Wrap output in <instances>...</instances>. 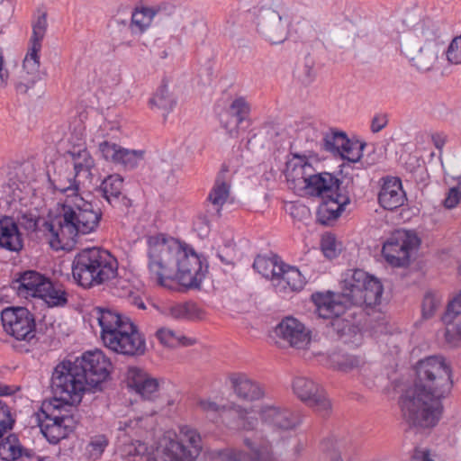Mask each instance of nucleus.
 I'll return each mask as SVG.
<instances>
[{"label": "nucleus", "mask_w": 461, "mask_h": 461, "mask_svg": "<svg viewBox=\"0 0 461 461\" xmlns=\"http://www.w3.org/2000/svg\"><path fill=\"white\" fill-rule=\"evenodd\" d=\"M72 158L73 171L79 177L84 176L89 179L92 176L91 170L95 167V160L85 148L74 147L68 151Z\"/></svg>", "instance_id": "nucleus-35"}, {"label": "nucleus", "mask_w": 461, "mask_h": 461, "mask_svg": "<svg viewBox=\"0 0 461 461\" xmlns=\"http://www.w3.org/2000/svg\"><path fill=\"white\" fill-rule=\"evenodd\" d=\"M413 34L417 45L441 49L445 47L446 33L439 22L423 19L415 26Z\"/></svg>", "instance_id": "nucleus-26"}, {"label": "nucleus", "mask_w": 461, "mask_h": 461, "mask_svg": "<svg viewBox=\"0 0 461 461\" xmlns=\"http://www.w3.org/2000/svg\"><path fill=\"white\" fill-rule=\"evenodd\" d=\"M78 176L71 169L68 162L62 160L54 164L53 173H49V180L54 189L65 194L67 198L72 195H80L78 194L80 180Z\"/></svg>", "instance_id": "nucleus-23"}, {"label": "nucleus", "mask_w": 461, "mask_h": 461, "mask_svg": "<svg viewBox=\"0 0 461 461\" xmlns=\"http://www.w3.org/2000/svg\"><path fill=\"white\" fill-rule=\"evenodd\" d=\"M47 27V14L42 13L32 23V35L30 41L31 47L23 60V69L32 76L25 85L27 88L32 86L38 78L40 68L39 52L41 50V42L45 37Z\"/></svg>", "instance_id": "nucleus-19"}, {"label": "nucleus", "mask_w": 461, "mask_h": 461, "mask_svg": "<svg viewBox=\"0 0 461 461\" xmlns=\"http://www.w3.org/2000/svg\"><path fill=\"white\" fill-rule=\"evenodd\" d=\"M365 147V143L351 141L348 139V143L344 145L339 153V156H341V158L344 159H348V161L357 162L363 155L362 152Z\"/></svg>", "instance_id": "nucleus-45"}, {"label": "nucleus", "mask_w": 461, "mask_h": 461, "mask_svg": "<svg viewBox=\"0 0 461 461\" xmlns=\"http://www.w3.org/2000/svg\"><path fill=\"white\" fill-rule=\"evenodd\" d=\"M210 221L211 220L207 214H200L198 215L194 224L200 231L207 232Z\"/></svg>", "instance_id": "nucleus-56"}, {"label": "nucleus", "mask_w": 461, "mask_h": 461, "mask_svg": "<svg viewBox=\"0 0 461 461\" xmlns=\"http://www.w3.org/2000/svg\"><path fill=\"white\" fill-rule=\"evenodd\" d=\"M446 55L450 63L461 64V35L451 41L446 50Z\"/></svg>", "instance_id": "nucleus-52"}, {"label": "nucleus", "mask_w": 461, "mask_h": 461, "mask_svg": "<svg viewBox=\"0 0 461 461\" xmlns=\"http://www.w3.org/2000/svg\"><path fill=\"white\" fill-rule=\"evenodd\" d=\"M258 414L261 422L276 432H286L296 429L302 423V415L278 403L262 404Z\"/></svg>", "instance_id": "nucleus-14"}, {"label": "nucleus", "mask_w": 461, "mask_h": 461, "mask_svg": "<svg viewBox=\"0 0 461 461\" xmlns=\"http://www.w3.org/2000/svg\"><path fill=\"white\" fill-rule=\"evenodd\" d=\"M11 393L9 386L0 384V395H9Z\"/></svg>", "instance_id": "nucleus-62"}, {"label": "nucleus", "mask_w": 461, "mask_h": 461, "mask_svg": "<svg viewBox=\"0 0 461 461\" xmlns=\"http://www.w3.org/2000/svg\"><path fill=\"white\" fill-rule=\"evenodd\" d=\"M148 425L147 418L127 419L118 422V438L123 440L124 453L132 458V461H158L152 449L140 441L127 443L126 438L141 436Z\"/></svg>", "instance_id": "nucleus-11"}, {"label": "nucleus", "mask_w": 461, "mask_h": 461, "mask_svg": "<svg viewBox=\"0 0 461 461\" xmlns=\"http://www.w3.org/2000/svg\"><path fill=\"white\" fill-rule=\"evenodd\" d=\"M122 147L117 145L114 142H111L108 140H103L98 144V151L101 156L107 161H111L115 163L119 151Z\"/></svg>", "instance_id": "nucleus-50"}, {"label": "nucleus", "mask_w": 461, "mask_h": 461, "mask_svg": "<svg viewBox=\"0 0 461 461\" xmlns=\"http://www.w3.org/2000/svg\"><path fill=\"white\" fill-rule=\"evenodd\" d=\"M156 336L161 344L168 348L188 347L196 343L195 339L186 337L168 328L159 329Z\"/></svg>", "instance_id": "nucleus-39"}, {"label": "nucleus", "mask_w": 461, "mask_h": 461, "mask_svg": "<svg viewBox=\"0 0 461 461\" xmlns=\"http://www.w3.org/2000/svg\"><path fill=\"white\" fill-rule=\"evenodd\" d=\"M415 51H410L408 54L411 65L420 72H428L434 68L440 52L444 49L428 47L426 45H417Z\"/></svg>", "instance_id": "nucleus-33"}, {"label": "nucleus", "mask_w": 461, "mask_h": 461, "mask_svg": "<svg viewBox=\"0 0 461 461\" xmlns=\"http://www.w3.org/2000/svg\"><path fill=\"white\" fill-rule=\"evenodd\" d=\"M91 317L100 326V338L105 348L130 357L144 354L145 338L129 317L115 310L103 307L94 308Z\"/></svg>", "instance_id": "nucleus-7"}, {"label": "nucleus", "mask_w": 461, "mask_h": 461, "mask_svg": "<svg viewBox=\"0 0 461 461\" xmlns=\"http://www.w3.org/2000/svg\"><path fill=\"white\" fill-rule=\"evenodd\" d=\"M244 444L249 451L240 449L222 450L219 453L221 461H275L268 442L258 444L249 438H245Z\"/></svg>", "instance_id": "nucleus-21"}, {"label": "nucleus", "mask_w": 461, "mask_h": 461, "mask_svg": "<svg viewBox=\"0 0 461 461\" xmlns=\"http://www.w3.org/2000/svg\"><path fill=\"white\" fill-rule=\"evenodd\" d=\"M278 275L274 278L273 286L276 293L286 294L301 290L304 284V278L301 272L294 267L283 264L278 268Z\"/></svg>", "instance_id": "nucleus-31"}, {"label": "nucleus", "mask_w": 461, "mask_h": 461, "mask_svg": "<svg viewBox=\"0 0 461 461\" xmlns=\"http://www.w3.org/2000/svg\"><path fill=\"white\" fill-rule=\"evenodd\" d=\"M321 250L328 258H333L337 256L339 250L335 237L332 234H324L321 241Z\"/></svg>", "instance_id": "nucleus-51"}, {"label": "nucleus", "mask_w": 461, "mask_h": 461, "mask_svg": "<svg viewBox=\"0 0 461 461\" xmlns=\"http://www.w3.org/2000/svg\"><path fill=\"white\" fill-rule=\"evenodd\" d=\"M25 461H47L46 457H41L40 456H36L30 451L25 452L24 455Z\"/></svg>", "instance_id": "nucleus-61"}, {"label": "nucleus", "mask_w": 461, "mask_h": 461, "mask_svg": "<svg viewBox=\"0 0 461 461\" xmlns=\"http://www.w3.org/2000/svg\"><path fill=\"white\" fill-rule=\"evenodd\" d=\"M461 200V192L457 187H452L448 190L443 204L447 209L455 208Z\"/></svg>", "instance_id": "nucleus-53"}, {"label": "nucleus", "mask_w": 461, "mask_h": 461, "mask_svg": "<svg viewBox=\"0 0 461 461\" xmlns=\"http://www.w3.org/2000/svg\"><path fill=\"white\" fill-rule=\"evenodd\" d=\"M193 14L188 12H180L175 7V13L169 15L170 19L168 22V30L170 36L167 41V49L162 51L160 57L166 59L175 49L179 48L182 45V36L188 35L191 38L196 39L198 37L199 31H203L204 28L201 25L196 28V24L194 19L191 18Z\"/></svg>", "instance_id": "nucleus-18"}, {"label": "nucleus", "mask_w": 461, "mask_h": 461, "mask_svg": "<svg viewBox=\"0 0 461 461\" xmlns=\"http://www.w3.org/2000/svg\"><path fill=\"white\" fill-rule=\"evenodd\" d=\"M315 77V72L312 65L305 64L303 67V81L305 84H310L312 82L313 78Z\"/></svg>", "instance_id": "nucleus-58"}, {"label": "nucleus", "mask_w": 461, "mask_h": 461, "mask_svg": "<svg viewBox=\"0 0 461 461\" xmlns=\"http://www.w3.org/2000/svg\"><path fill=\"white\" fill-rule=\"evenodd\" d=\"M294 6L289 7L285 0H271L262 5L256 15V29L259 36L270 44L285 42L289 29L295 19Z\"/></svg>", "instance_id": "nucleus-9"}, {"label": "nucleus", "mask_w": 461, "mask_h": 461, "mask_svg": "<svg viewBox=\"0 0 461 461\" xmlns=\"http://www.w3.org/2000/svg\"><path fill=\"white\" fill-rule=\"evenodd\" d=\"M230 196V185L218 177L213 187L209 193L207 201L212 205V209H208L211 217L219 216L222 205L226 203Z\"/></svg>", "instance_id": "nucleus-36"}, {"label": "nucleus", "mask_w": 461, "mask_h": 461, "mask_svg": "<svg viewBox=\"0 0 461 461\" xmlns=\"http://www.w3.org/2000/svg\"><path fill=\"white\" fill-rule=\"evenodd\" d=\"M283 264L277 256H258L254 260L253 268L262 276L270 279L273 284L274 278L278 275V268H281Z\"/></svg>", "instance_id": "nucleus-37"}, {"label": "nucleus", "mask_w": 461, "mask_h": 461, "mask_svg": "<svg viewBox=\"0 0 461 461\" xmlns=\"http://www.w3.org/2000/svg\"><path fill=\"white\" fill-rule=\"evenodd\" d=\"M173 13H175V6L168 5L135 9L131 14V30L132 33H142L150 26L154 18L162 20Z\"/></svg>", "instance_id": "nucleus-27"}, {"label": "nucleus", "mask_w": 461, "mask_h": 461, "mask_svg": "<svg viewBox=\"0 0 461 461\" xmlns=\"http://www.w3.org/2000/svg\"><path fill=\"white\" fill-rule=\"evenodd\" d=\"M74 363L93 388L105 381L113 368L112 362L100 349L85 352Z\"/></svg>", "instance_id": "nucleus-16"}, {"label": "nucleus", "mask_w": 461, "mask_h": 461, "mask_svg": "<svg viewBox=\"0 0 461 461\" xmlns=\"http://www.w3.org/2000/svg\"><path fill=\"white\" fill-rule=\"evenodd\" d=\"M411 461H433L429 456V451H420L413 456Z\"/></svg>", "instance_id": "nucleus-60"}, {"label": "nucleus", "mask_w": 461, "mask_h": 461, "mask_svg": "<svg viewBox=\"0 0 461 461\" xmlns=\"http://www.w3.org/2000/svg\"><path fill=\"white\" fill-rule=\"evenodd\" d=\"M142 159V152L121 148L115 164H122L127 168H134Z\"/></svg>", "instance_id": "nucleus-46"}, {"label": "nucleus", "mask_w": 461, "mask_h": 461, "mask_svg": "<svg viewBox=\"0 0 461 461\" xmlns=\"http://www.w3.org/2000/svg\"><path fill=\"white\" fill-rule=\"evenodd\" d=\"M89 384L74 362L59 364L51 376L54 398L43 402L38 413L41 433L51 444H57L73 432L79 421L78 404Z\"/></svg>", "instance_id": "nucleus-2"}, {"label": "nucleus", "mask_w": 461, "mask_h": 461, "mask_svg": "<svg viewBox=\"0 0 461 461\" xmlns=\"http://www.w3.org/2000/svg\"><path fill=\"white\" fill-rule=\"evenodd\" d=\"M288 176L297 185H303L310 195L321 198L317 219L322 225H331L350 202L338 178L326 172L315 174L312 166L303 158L294 165Z\"/></svg>", "instance_id": "nucleus-6"}, {"label": "nucleus", "mask_w": 461, "mask_h": 461, "mask_svg": "<svg viewBox=\"0 0 461 461\" xmlns=\"http://www.w3.org/2000/svg\"><path fill=\"white\" fill-rule=\"evenodd\" d=\"M197 406L204 412L218 414L222 419H236L237 426L244 430H253L258 424V419L253 414L252 409L231 402L227 405H218L209 399H201Z\"/></svg>", "instance_id": "nucleus-17"}, {"label": "nucleus", "mask_w": 461, "mask_h": 461, "mask_svg": "<svg viewBox=\"0 0 461 461\" xmlns=\"http://www.w3.org/2000/svg\"><path fill=\"white\" fill-rule=\"evenodd\" d=\"M128 386L141 398L153 400L158 396V381L138 367H130L127 373Z\"/></svg>", "instance_id": "nucleus-29"}, {"label": "nucleus", "mask_w": 461, "mask_h": 461, "mask_svg": "<svg viewBox=\"0 0 461 461\" xmlns=\"http://www.w3.org/2000/svg\"><path fill=\"white\" fill-rule=\"evenodd\" d=\"M348 143V138L344 132L331 131L326 133L322 140V145L326 151L339 155L345 144Z\"/></svg>", "instance_id": "nucleus-42"}, {"label": "nucleus", "mask_w": 461, "mask_h": 461, "mask_svg": "<svg viewBox=\"0 0 461 461\" xmlns=\"http://www.w3.org/2000/svg\"><path fill=\"white\" fill-rule=\"evenodd\" d=\"M416 375L400 398L402 417L410 426L432 428L442 414L441 400L451 391L452 369L443 357L430 356L418 363Z\"/></svg>", "instance_id": "nucleus-1"}, {"label": "nucleus", "mask_w": 461, "mask_h": 461, "mask_svg": "<svg viewBox=\"0 0 461 461\" xmlns=\"http://www.w3.org/2000/svg\"><path fill=\"white\" fill-rule=\"evenodd\" d=\"M434 146L441 150L446 143V136L440 133H435L431 136Z\"/></svg>", "instance_id": "nucleus-59"}, {"label": "nucleus", "mask_w": 461, "mask_h": 461, "mask_svg": "<svg viewBox=\"0 0 461 461\" xmlns=\"http://www.w3.org/2000/svg\"><path fill=\"white\" fill-rule=\"evenodd\" d=\"M50 278L41 275L36 271H26L21 275L17 280L18 292L20 294L24 296L39 297L41 290H44L45 286L48 285Z\"/></svg>", "instance_id": "nucleus-34"}, {"label": "nucleus", "mask_w": 461, "mask_h": 461, "mask_svg": "<svg viewBox=\"0 0 461 461\" xmlns=\"http://www.w3.org/2000/svg\"><path fill=\"white\" fill-rule=\"evenodd\" d=\"M1 320L5 331L15 339L30 342L35 338V319L27 308H5L1 312Z\"/></svg>", "instance_id": "nucleus-13"}, {"label": "nucleus", "mask_w": 461, "mask_h": 461, "mask_svg": "<svg viewBox=\"0 0 461 461\" xmlns=\"http://www.w3.org/2000/svg\"><path fill=\"white\" fill-rule=\"evenodd\" d=\"M117 275V259L102 248L84 249L77 253L72 262L73 278L84 288L104 285Z\"/></svg>", "instance_id": "nucleus-8"}, {"label": "nucleus", "mask_w": 461, "mask_h": 461, "mask_svg": "<svg viewBox=\"0 0 461 461\" xmlns=\"http://www.w3.org/2000/svg\"><path fill=\"white\" fill-rule=\"evenodd\" d=\"M44 290H41L38 298L41 299L49 307L63 306L67 303V293L62 285L53 283L50 279Z\"/></svg>", "instance_id": "nucleus-38"}, {"label": "nucleus", "mask_w": 461, "mask_h": 461, "mask_svg": "<svg viewBox=\"0 0 461 461\" xmlns=\"http://www.w3.org/2000/svg\"><path fill=\"white\" fill-rule=\"evenodd\" d=\"M101 217L100 209L95 208L91 202L81 195H72L66 199L62 215L44 221L40 230L53 249H66L78 234L95 231Z\"/></svg>", "instance_id": "nucleus-5"}, {"label": "nucleus", "mask_w": 461, "mask_h": 461, "mask_svg": "<svg viewBox=\"0 0 461 461\" xmlns=\"http://www.w3.org/2000/svg\"><path fill=\"white\" fill-rule=\"evenodd\" d=\"M330 362L333 368L342 372H349L359 367L363 363L358 357L340 354H333L330 357Z\"/></svg>", "instance_id": "nucleus-43"}, {"label": "nucleus", "mask_w": 461, "mask_h": 461, "mask_svg": "<svg viewBox=\"0 0 461 461\" xmlns=\"http://www.w3.org/2000/svg\"><path fill=\"white\" fill-rule=\"evenodd\" d=\"M388 123L387 115L384 113L375 114L371 122V131L374 133L382 131Z\"/></svg>", "instance_id": "nucleus-54"}, {"label": "nucleus", "mask_w": 461, "mask_h": 461, "mask_svg": "<svg viewBox=\"0 0 461 461\" xmlns=\"http://www.w3.org/2000/svg\"><path fill=\"white\" fill-rule=\"evenodd\" d=\"M441 319L446 325V342L457 347L461 343V292L448 303Z\"/></svg>", "instance_id": "nucleus-24"}, {"label": "nucleus", "mask_w": 461, "mask_h": 461, "mask_svg": "<svg viewBox=\"0 0 461 461\" xmlns=\"http://www.w3.org/2000/svg\"><path fill=\"white\" fill-rule=\"evenodd\" d=\"M148 269L157 285L174 289L178 284L186 288L199 287L204 272L203 262L193 248L162 235L148 239Z\"/></svg>", "instance_id": "nucleus-4"}, {"label": "nucleus", "mask_w": 461, "mask_h": 461, "mask_svg": "<svg viewBox=\"0 0 461 461\" xmlns=\"http://www.w3.org/2000/svg\"><path fill=\"white\" fill-rule=\"evenodd\" d=\"M272 338L279 347L305 349L311 343V331L297 319L286 317L275 327Z\"/></svg>", "instance_id": "nucleus-15"}, {"label": "nucleus", "mask_w": 461, "mask_h": 461, "mask_svg": "<svg viewBox=\"0 0 461 461\" xmlns=\"http://www.w3.org/2000/svg\"><path fill=\"white\" fill-rule=\"evenodd\" d=\"M250 104L243 96L232 100L221 118V126L231 138H238L240 134L242 124L249 121Z\"/></svg>", "instance_id": "nucleus-22"}, {"label": "nucleus", "mask_w": 461, "mask_h": 461, "mask_svg": "<svg viewBox=\"0 0 461 461\" xmlns=\"http://www.w3.org/2000/svg\"><path fill=\"white\" fill-rule=\"evenodd\" d=\"M27 449H24L13 436L0 438V457L3 460H21L24 457Z\"/></svg>", "instance_id": "nucleus-40"}, {"label": "nucleus", "mask_w": 461, "mask_h": 461, "mask_svg": "<svg viewBox=\"0 0 461 461\" xmlns=\"http://www.w3.org/2000/svg\"><path fill=\"white\" fill-rule=\"evenodd\" d=\"M107 446L108 439L105 435L99 434L93 436L86 447V455L89 458L97 460L102 456Z\"/></svg>", "instance_id": "nucleus-44"}, {"label": "nucleus", "mask_w": 461, "mask_h": 461, "mask_svg": "<svg viewBox=\"0 0 461 461\" xmlns=\"http://www.w3.org/2000/svg\"><path fill=\"white\" fill-rule=\"evenodd\" d=\"M194 311L195 305L193 303H176L167 308V315L176 320L192 319Z\"/></svg>", "instance_id": "nucleus-47"}, {"label": "nucleus", "mask_w": 461, "mask_h": 461, "mask_svg": "<svg viewBox=\"0 0 461 461\" xmlns=\"http://www.w3.org/2000/svg\"><path fill=\"white\" fill-rule=\"evenodd\" d=\"M342 280V292L314 293L312 300L319 317L330 320V325L339 336L351 330L347 312L352 306L373 307L380 303L383 285L379 279L362 269H349Z\"/></svg>", "instance_id": "nucleus-3"}, {"label": "nucleus", "mask_w": 461, "mask_h": 461, "mask_svg": "<svg viewBox=\"0 0 461 461\" xmlns=\"http://www.w3.org/2000/svg\"><path fill=\"white\" fill-rule=\"evenodd\" d=\"M149 104L168 113L175 108L176 99L167 86H161L150 99Z\"/></svg>", "instance_id": "nucleus-41"}, {"label": "nucleus", "mask_w": 461, "mask_h": 461, "mask_svg": "<svg viewBox=\"0 0 461 461\" xmlns=\"http://www.w3.org/2000/svg\"><path fill=\"white\" fill-rule=\"evenodd\" d=\"M32 167L30 165H24L21 168L23 170V171H26V170H29Z\"/></svg>", "instance_id": "nucleus-64"}, {"label": "nucleus", "mask_w": 461, "mask_h": 461, "mask_svg": "<svg viewBox=\"0 0 461 461\" xmlns=\"http://www.w3.org/2000/svg\"><path fill=\"white\" fill-rule=\"evenodd\" d=\"M134 303L137 305L139 309H145V303L140 299H134Z\"/></svg>", "instance_id": "nucleus-63"}, {"label": "nucleus", "mask_w": 461, "mask_h": 461, "mask_svg": "<svg viewBox=\"0 0 461 461\" xmlns=\"http://www.w3.org/2000/svg\"><path fill=\"white\" fill-rule=\"evenodd\" d=\"M405 201V193L402 190V181L398 177L387 176L378 194L380 205L389 211L401 207Z\"/></svg>", "instance_id": "nucleus-30"}, {"label": "nucleus", "mask_w": 461, "mask_h": 461, "mask_svg": "<svg viewBox=\"0 0 461 461\" xmlns=\"http://www.w3.org/2000/svg\"><path fill=\"white\" fill-rule=\"evenodd\" d=\"M201 449V437L189 426H181L179 434L167 432L158 442V453L163 461H194Z\"/></svg>", "instance_id": "nucleus-10"}, {"label": "nucleus", "mask_w": 461, "mask_h": 461, "mask_svg": "<svg viewBox=\"0 0 461 461\" xmlns=\"http://www.w3.org/2000/svg\"><path fill=\"white\" fill-rule=\"evenodd\" d=\"M323 450L325 451L326 458H328L329 461H344L341 457V453L338 448L332 447L330 449L327 444L324 443Z\"/></svg>", "instance_id": "nucleus-55"}, {"label": "nucleus", "mask_w": 461, "mask_h": 461, "mask_svg": "<svg viewBox=\"0 0 461 461\" xmlns=\"http://www.w3.org/2000/svg\"><path fill=\"white\" fill-rule=\"evenodd\" d=\"M8 78L9 73L7 69L5 68L4 58L2 56V53L0 52V88H4L6 86Z\"/></svg>", "instance_id": "nucleus-57"}, {"label": "nucleus", "mask_w": 461, "mask_h": 461, "mask_svg": "<svg viewBox=\"0 0 461 461\" xmlns=\"http://www.w3.org/2000/svg\"><path fill=\"white\" fill-rule=\"evenodd\" d=\"M229 381L235 395L245 402H255L265 397L264 385L244 373H232Z\"/></svg>", "instance_id": "nucleus-25"}, {"label": "nucleus", "mask_w": 461, "mask_h": 461, "mask_svg": "<svg viewBox=\"0 0 461 461\" xmlns=\"http://www.w3.org/2000/svg\"><path fill=\"white\" fill-rule=\"evenodd\" d=\"M420 245L418 236L409 230H397L384 243L382 253L393 267H404L410 262L411 253Z\"/></svg>", "instance_id": "nucleus-12"}, {"label": "nucleus", "mask_w": 461, "mask_h": 461, "mask_svg": "<svg viewBox=\"0 0 461 461\" xmlns=\"http://www.w3.org/2000/svg\"><path fill=\"white\" fill-rule=\"evenodd\" d=\"M14 419L5 402L0 400V438L13 429Z\"/></svg>", "instance_id": "nucleus-48"}, {"label": "nucleus", "mask_w": 461, "mask_h": 461, "mask_svg": "<svg viewBox=\"0 0 461 461\" xmlns=\"http://www.w3.org/2000/svg\"><path fill=\"white\" fill-rule=\"evenodd\" d=\"M293 391L294 394L317 411L326 414L331 408L324 390L312 380L299 376L294 379Z\"/></svg>", "instance_id": "nucleus-20"}, {"label": "nucleus", "mask_w": 461, "mask_h": 461, "mask_svg": "<svg viewBox=\"0 0 461 461\" xmlns=\"http://www.w3.org/2000/svg\"><path fill=\"white\" fill-rule=\"evenodd\" d=\"M123 179L120 175L113 174L105 177L98 192L114 208H129L131 201L122 192Z\"/></svg>", "instance_id": "nucleus-28"}, {"label": "nucleus", "mask_w": 461, "mask_h": 461, "mask_svg": "<svg viewBox=\"0 0 461 461\" xmlns=\"http://www.w3.org/2000/svg\"><path fill=\"white\" fill-rule=\"evenodd\" d=\"M441 298L432 293H428L422 302V315L429 319L433 316L436 310L441 305Z\"/></svg>", "instance_id": "nucleus-49"}, {"label": "nucleus", "mask_w": 461, "mask_h": 461, "mask_svg": "<svg viewBox=\"0 0 461 461\" xmlns=\"http://www.w3.org/2000/svg\"><path fill=\"white\" fill-rule=\"evenodd\" d=\"M0 247L12 252H19L23 247L17 223L12 217L0 218Z\"/></svg>", "instance_id": "nucleus-32"}]
</instances>
